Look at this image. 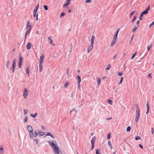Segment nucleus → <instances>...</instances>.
Returning <instances> with one entry per match:
<instances>
[{"label":"nucleus","mask_w":154,"mask_h":154,"mask_svg":"<svg viewBox=\"0 0 154 154\" xmlns=\"http://www.w3.org/2000/svg\"><path fill=\"white\" fill-rule=\"evenodd\" d=\"M48 143L53 149L55 154H59V148L57 146H56L52 141H48Z\"/></svg>","instance_id":"obj_1"},{"label":"nucleus","mask_w":154,"mask_h":154,"mask_svg":"<svg viewBox=\"0 0 154 154\" xmlns=\"http://www.w3.org/2000/svg\"><path fill=\"white\" fill-rule=\"evenodd\" d=\"M23 58L22 57V56L21 54H20L19 55V62L18 63V66L19 68H21V65L22 63V62Z\"/></svg>","instance_id":"obj_2"},{"label":"nucleus","mask_w":154,"mask_h":154,"mask_svg":"<svg viewBox=\"0 0 154 154\" xmlns=\"http://www.w3.org/2000/svg\"><path fill=\"white\" fill-rule=\"evenodd\" d=\"M38 135V132H37L36 131H34V133L32 132V134L31 135H29L30 137L33 139L34 137H36Z\"/></svg>","instance_id":"obj_3"},{"label":"nucleus","mask_w":154,"mask_h":154,"mask_svg":"<svg viewBox=\"0 0 154 154\" xmlns=\"http://www.w3.org/2000/svg\"><path fill=\"white\" fill-rule=\"evenodd\" d=\"M27 128L28 131L29 132V135H31L32 134V132H33L32 127L30 125H28L27 126Z\"/></svg>","instance_id":"obj_4"},{"label":"nucleus","mask_w":154,"mask_h":154,"mask_svg":"<svg viewBox=\"0 0 154 154\" xmlns=\"http://www.w3.org/2000/svg\"><path fill=\"white\" fill-rule=\"evenodd\" d=\"M16 64L15 62V60L14 59L12 64V68H10V69H12V72L13 73L14 72L16 66Z\"/></svg>","instance_id":"obj_5"},{"label":"nucleus","mask_w":154,"mask_h":154,"mask_svg":"<svg viewBox=\"0 0 154 154\" xmlns=\"http://www.w3.org/2000/svg\"><path fill=\"white\" fill-rule=\"evenodd\" d=\"M24 91L23 93V96L25 99H26L27 97L29 92L26 88L24 89Z\"/></svg>","instance_id":"obj_6"},{"label":"nucleus","mask_w":154,"mask_h":154,"mask_svg":"<svg viewBox=\"0 0 154 154\" xmlns=\"http://www.w3.org/2000/svg\"><path fill=\"white\" fill-rule=\"evenodd\" d=\"M136 115L140 116V109L137 104L136 105Z\"/></svg>","instance_id":"obj_7"},{"label":"nucleus","mask_w":154,"mask_h":154,"mask_svg":"<svg viewBox=\"0 0 154 154\" xmlns=\"http://www.w3.org/2000/svg\"><path fill=\"white\" fill-rule=\"evenodd\" d=\"M32 28V27H30L29 28H26L27 30L26 32V34L25 36V40L26 39V38L27 35H28L31 31Z\"/></svg>","instance_id":"obj_8"},{"label":"nucleus","mask_w":154,"mask_h":154,"mask_svg":"<svg viewBox=\"0 0 154 154\" xmlns=\"http://www.w3.org/2000/svg\"><path fill=\"white\" fill-rule=\"evenodd\" d=\"M93 44L91 43V45L88 47L87 49L88 53H89L90 51L93 49Z\"/></svg>","instance_id":"obj_9"},{"label":"nucleus","mask_w":154,"mask_h":154,"mask_svg":"<svg viewBox=\"0 0 154 154\" xmlns=\"http://www.w3.org/2000/svg\"><path fill=\"white\" fill-rule=\"evenodd\" d=\"M117 39L118 38H116L113 37V38L110 44V45L111 46H113L115 44L117 41Z\"/></svg>","instance_id":"obj_10"},{"label":"nucleus","mask_w":154,"mask_h":154,"mask_svg":"<svg viewBox=\"0 0 154 154\" xmlns=\"http://www.w3.org/2000/svg\"><path fill=\"white\" fill-rule=\"evenodd\" d=\"M40 58L39 64H42L44 60V55L42 54V55L40 56Z\"/></svg>","instance_id":"obj_11"},{"label":"nucleus","mask_w":154,"mask_h":154,"mask_svg":"<svg viewBox=\"0 0 154 154\" xmlns=\"http://www.w3.org/2000/svg\"><path fill=\"white\" fill-rule=\"evenodd\" d=\"M150 6H149L144 11L141 13L143 15L146 14L148 13V11L149 10Z\"/></svg>","instance_id":"obj_12"},{"label":"nucleus","mask_w":154,"mask_h":154,"mask_svg":"<svg viewBox=\"0 0 154 154\" xmlns=\"http://www.w3.org/2000/svg\"><path fill=\"white\" fill-rule=\"evenodd\" d=\"M119 30H120V29H117V30L116 31V32L115 33V34L114 35V38H117L118 34V33L119 32Z\"/></svg>","instance_id":"obj_13"},{"label":"nucleus","mask_w":154,"mask_h":154,"mask_svg":"<svg viewBox=\"0 0 154 154\" xmlns=\"http://www.w3.org/2000/svg\"><path fill=\"white\" fill-rule=\"evenodd\" d=\"M38 136L39 137L45 134V133L43 132L40 131H38Z\"/></svg>","instance_id":"obj_14"},{"label":"nucleus","mask_w":154,"mask_h":154,"mask_svg":"<svg viewBox=\"0 0 154 154\" xmlns=\"http://www.w3.org/2000/svg\"><path fill=\"white\" fill-rule=\"evenodd\" d=\"M96 140V137H93L91 140V144L94 145V143Z\"/></svg>","instance_id":"obj_15"},{"label":"nucleus","mask_w":154,"mask_h":154,"mask_svg":"<svg viewBox=\"0 0 154 154\" xmlns=\"http://www.w3.org/2000/svg\"><path fill=\"white\" fill-rule=\"evenodd\" d=\"M31 44L30 42H29L26 45V49L27 50H29L31 48Z\"/></svg>","instance_id":"obj_16"},{"label":"nucleus","mask_w":154,"mask_h":154,"mask_svg":"<svg viewBox=\"0 0 154 154\" xmlns=\"http://www.w3.org/2000/svg\"><path fill=\"white\" fill-rule=\"evenodd\" d=\"M39 71L41 72L43 70L42 64H39Z\"/></svg>","instance_id":"obj_17"},{"label":"nucleus","mask_w":154,"mask_h":154,"mask_svg":"<svg viewBox=\"0 0 154 154\" xmlns=\"http://www.w3.org/2000/svg\"><path fill=\"white\" fill-rule=\"evenodd\" d=\"M97 85L99 86L100 85V83L101 79L99 78H97Z\"/></svg>","instance_id":"obj_18"},{"label":"nucleus","mask_w":154,"mask_h":154,"mask_svg":"<svg viewBox=\"0 0 154 154\" xmlns=\"http://www.w3.org/2000/svg\"><path fill=\"white\" fill-rule=\"evenodd\" d=\"M139 117H140V116L138 115H136L135 120V121L136 122H138V120H139Z\"/></svg>","instance_id":"obj_19"},{"label":"nucleus","mask_w":154,"mask_h":154,"mask_svg":"<svg viewBox=\"0 0 154 154\" xmlns=\"http://www.w3.org/2000/svg\"><path fill=\"white\" fill-rule=\"evenodd\" d=\"M30 27H32V26H30V22L29 21H28L27 23V26L26 28H29Z\"/></svg>","instance_id":"obj_20"},{"label":"nucleus","mask_w":154,"mask_h":154,"mask_svg":"<svg viewBox=\"0 0 154 154\" xmlns=\"http://www.w3.org/2000/svg\"><path fill=\"white\" fill-rule=\"evenodd\" d=\"M77 80L78 83H80L81 82V77L79 75H78L77 76Z\"/></svg>","instance_id":"obj_21"},{"label":"nucleus","mask_w":154,"mask_h":154,"mask_svg":"<svg viewBox=\"0 0 154 154\" xmlns=\"http://www.w3.org/2000/svg\"><path fill=\"white\" fill-rule=\"evenodd\" d=\"M95 39V37L93 35L92 36V38H91V43L94 44V40Z\"/></svg>","instance_id":"obj_22"},{"label":"nucleus","mask_w":154,"mask_h":154,"mask_svg":"<svg viewBox=\"0 0 154 154\" xmlns=\"http://www.w3.org/2000/svg\"><path fill=\"white\" fill-rule=\"evenodd\" d=\"M39 5L38 4L35 7V8L33 11L35 12H36L37 11Z\"/></svg>","instance_id":"obj_23"},{"label":"nucleus","mask_w":154,"mask_h":154,"mask_svg":"<svg viewBox=\"0 0 154 154\" xmlns=\"http://www.w3.org/2000/svg\"><path fill=\"white\" fill-rule=\"evenodd\" d=\"M49 136L50 137H51L52 138H53L54 139V137L53 136V135H52L50 133V132H48L47 134V135H46V136Z\"/></svg>","instance_id":"obj_24"},{"label":"nucleus","mask_w":154,"mask_h":154,"mask_svg":"<svg viewBox=\"0 0 154 154\" xmlns=\"http://www.w3.org/2000/svg\"><path fill=\"white\" fill-rule=\"evenodd\" d=\"M108 145L109 146L110 149H112V147L111 143L110 141H109L108 142Z\"/></svg>","instance_id":"obj_25"},{"label":"nucleus","mask_w":154,"mask_h":154,"mask_svg":"<svg viewBox=\"0 0 154 154\" xmlns=\"http://www.w3.org/2000/svg\"><path fill=\"white\" fill-rule=\"evenodd\" d=\"M9 63H10L9 61H8L6 62V67L7 68H9Z\"/></svg>","instance_id":"obj_26"},{"label":"nucleus","mask_w":154,"mask_h":154,"mask_svg":"<svg viewBox=\"0 0 154 154\" xmlns=\"http://www.w3.org/2000/svg\"><path fill=\"white\" fill-rule=\"evenodd\" d=\"M4 153V149L3 147H0V153L3 154Z\"/></svg>","instance_id":"obj_27"},{"label":"nucleus","mask_w":154,"mask_h":154,"mask_svg":"<svg viewBox=\"0 0 154 154\" xmlns=\"http://www.w3.org/2000/svg\"><path fill=\"white\" fill-rule=\"evenodd\" d=\"M26 73L27 74V75L28 76H29V68H26Z\"/></svg>","instance_id":"obj_28"},{"label":"nucleus","mask_w":154,"mask_h":154,"mask_svg":"<svg viewBox=\"0 0 154 154\" xmlns=\"http://www.w3.org/2000/svg\"><path fill=\"white\" fill-rule=\"evenodd\" d=\"M48 39L50 41V44H52V40L51 39V37L50 36H49L48 37Z\"/></svg>","instance_id":"obj_29"},{"label":"nucleus","mask_w":154,"mask_h":154,"mask_svg":"<svg viewBox=\"0 0 154 154\" xmlns=\"http://www.w3.org/2000/svg\"><path fill=\"white\" fill-rule=\"evenodd\" d=\"M138 27L137 26H134V28L133 29L132 32H134L137 29Z\"/></svg>","instance_id":"obj_30"},{"label":"nucleus","mask_w":154,"mask_h":154,"mask_svg":"<svg viewBox=\"0 0 154 154\" xmlns=\"http://www.w3.org/2000/svg\"><path fill=\"white\" fill-rule=\"evenodd\" d=\"M69 84V82H66L65 83V85H64V86H63L64 88H66L68 86Z\"/></svg>","instance_id":"obj_31"},{"label":"nucleus","mask_w":154,"mask_h":154,"mask_svg":"<svg viewBox=\"0 0 154 154\" xmlns=\"http://www.w3.org/2000/svg\"><path fill=\"white\" fill-rule=\"evenodd\" d=\"M28 117L27 116H26L23 119L24 122H26L28 120Z\"/></svg>","instance_id":"obj_32"},{"label":"nucleus","mask_w":154,"mask_h":154,"mask_svg":"<svg viewBox=\"0 0 154 154\" xmlns=\"http://www.w3.org/2000/svg\"><path fill=\"white\" fill-rule=\"evenodd\" d=\"M37 115V113H35L34 115H33V114H31L30 115V116L32 117L33 118H35V116Z\"/></svg>","instance_id":"obj_33"},{"label":"nucleus","mask_w":154,"mask_h":154,"mask_svg":"<svg viewBox=\"0 0 154 154\" xmlns=\"http://www.w3.org/2000/svg\"><path fill=\"white\" fill-rule=\"evenodd\" d=\"M111 65L110 64H109L107 66L106 69V70H109L111 67Z\"/></svg>","instance_id":"obj_34"},{"label":"nucleus","mask_w":154,"mask_h":154,"mask_svg":"<svg viewBox=\"0 0 154 154\" xmlns=\"http://www.w3.org/2000/svg\"><path fill=\"white\" fill-rule=\"evenodd\" d=\"M136 18V17L134 16L133 19L131 21V22H132V23H133L134 21L135 20Z\"/></svg>","instance_id":"obj_35"},{"label":"nucleus","mask_w":154,"mask_h":154,"mask_svg":"<svg viewBox=\"0 0 154 154\" xmlns=\"http://www.w3.org/2000/svg\"><path fill=\"white\" fill-rule=\"evenodd\" d=\"M112 100H108V103L110 104V105H112Z\"/></svg>","instance_id":"obj_36"},{"label":"nucleus","mask_w":154,"mask_h":154,"mask_svg":"<svg viewBox=\"0 0 154 154\" xmlns=\"http://www.w3.org/2000/svg\"><path fill=\"white\" fill-rule=\"evenodd\" d=\"M131 128L130 127L128 126L127 127L126 129V131L127 132H128L130 131Z\"/></svg>","instance_id":"obj_37"},{"label":"nucleus","mask_w":154,"mask_h":154,"mask_svg":"<svg viewBox=\"0 0 154 154\" xmlns=\"http://www.w3.org/2000/svg\"><path fill=\"white\" fill-rule=\"evenodd\" d=\"M152 47V45H150L149 46H148L147 47V49L148 51H149Z\"/></svg>","instance_id":"obj_38"},{"label":"nucleus","mask_w":154,"mask_h":154,"mask_svg":"<svg viewBox=\"0 0 154 154\" xmlns=\"http://www.w3.org/2000/svg\"><path fill=\"white\" fill-rule=\"evenodd\" d=\"M23 111H24V115H26V114H27L28 113V111L27 110L25 109H23Z\"/></svg>","instance_id":"obj_39"},{"label":"nucleus","mask_w":154,"mask_h":154,"mask_svg":"<svg viewBox=\"0 0 154 154\" xmlns=\"http://www.w3.org/2000/svg\"><path fill=\"white\" fill-rule=\"evenodd\" d=\"M43 7L45 10L47 11L48 10V8L47 5H44Z\"/></svg>","instance_id":"obj_40"},{"label":"nucleus","mask_w":154,"mask_h":154,"mask_svg":"<svg viewBox=\"0 0 154 154\" xmlns=\"http://www.w3.org/2000/svg\"><path fill=\"white\" fill-rule=\"evenodd\" d=\"M123 77H122L121 78V80L120 81L119 83V85L120 84H121L122 83V80H123Z\"/></svg>","instance_id":"obj_41"},{"label":"nucleus","mask_w":154,"mask_h":154,"mask_svg":"<svg viewBox=\"0 0 154 154\" xmlns=\"http://www.w3.org/2000/svg\"><path fill=\"white\" fill-rule=\"evenodd\" d=\"M68 5L66 3L65 4L63 5V8H66Z\"/></svg>","instance_id":"obj_42"},{"label":"nucleus","mask_w":154,"mask_h":154,"mask_svg":"<svg viewBox=\"0 0 154 154\" xmlns=\"http://www.w3.org/2000/svg\"><path fill=\"white\" fill-rule=\"evenodd\" d=\"M71 0H66V3L69 5L70 4V1H71Z\"/></svg>","instance_id":"obj_43"},{"label":"nucleus","mask_w":154,"mask_h":154,"mask_svg":"<svg viewBox=\"0 0 154 154\" xmlns=\"http://www.w3.org/2000/svg\"><path fill=\"white\" fill-rule=\"evenodd\" d=\"M140 136H137L135 138V140H140Z\"/></svg>","instance_id":"obj_44"},{"label":"nucleus","mask_w":154,"mask_h":154,"mask_svg":"<svg viewBox=\"0 0 154 154\" xmlns=\"http://www.w3.org/2000/svg\"><path fill=\"white\" fill-rule=\"evenodd\" d=\"M64 15H65L64 13L63 12H62L61 14L60 17H63Z\"/></svg>","instance_id":"obj_45"},{"label":"nucleus","mask_w":154,"mask_h":154,"mask_svg":"<svg viewBox=\"0 0 154 154\" xmlns=\"http://www.w3.org/2000/svg\"><path fill=\"white\" fill-rule=\"evenodd\" d=\"M110 133H109V134L107 135V139L108 140L111 137H110Z\"/></svg>","instance_id":"obj_46"},{"label":"nucleus","mask_w":154,"mask_h":154,"mask_svg":"<svg viewBox=\"0 0 154 154\" xmlns=\"http://www.w3.org/2000/svg\"><path fill=\"white\" fill-rule=\"evenodd\" d=\"M85 2L86 3H90L91 2V0H86L85 1Z\"/></svg>","instance_id":"obj_47"},{"label":"nucleus","mask_w":154,"mask_h":154,"mask_svg":"<svg viewBox=\"0 0 154 154\" xmlns=\"http://www.w3.org/2000/svg\"><path fill=\"white\" fill-rule=\"evenodd\" d=\"M36 12L33 11V16L34 17H35L36 16Z\"/></svg>","instance_id":"obj_48"},{"label":"nucleus","mask_w":154,"mask_h":154,"mask_svg":"<svg viewBox=\"0 0 154 154\" xmlns=\"http://www.w3.org/2000/svg\"><path fill=\"white\" fill-rule=\"evenodd\" d=\"M143 15L141 13L140 17V20H142V18L143 17Z\"/></svg>","instance_id":"obj_49"},{"label":"nucleus","mask_w":154,"mask_h":154,"mask_svg":"<svg viewBox=\"0 0 154 154\" xmlns=\"http://www.w3.org/2000/svg\"><path fill=\"white\" fill-rule=\"evenodd\" d=\"M136 53H135L134 54L132 55V57H131V59H133L134 58V57H135V55H136Z\"/></svg>","instance_id":"obj_50"},{"label":"nucleus","mask_w":154,"mask_h":154,"mask_svg":"<svg viewBox=\"0 0 154 154\" xmlns=\"http://www.w3.org/2000/svg\"><path fill=\"white\" fill-rule=\"evenodd\" d=\"M96 154H100L99 153V150L97 149H96Z\"/></svg>","instance_id":"obj_51"},{"label":"nucleus","mask_w":154,"mask_h":154,"mask_svg":"<svg viewBox=\"0 0 154 154\" xmlns=\"http://www.w3.org/2000/svg\"><path fill=\"white\" fill-rule=\"evenodd\" d=\"M153 24H154V21L152 23H151L150 24V26H149V27H150Z\"/></svg>","instance_id":"obj_52"},{"label":"nucleus","mask_w":154,"mask_h":154,"mask_svg":"<svg viewBox=\"0 0 154 154\" xmlns=\"http://www.w3.org/2000/svg\"><path fill=\"white\" fill-rule=\"evenodd\" d=\"M38 14H36V16L35 17H36V21H38Z\"/></svg>","instance_id":"obj_53"},{"label":"nucleus","mask_w":154,"mask_h":154,"mask_svg":"<svg viewBox=\"0 0 154 154\" xmlns=\"http://www.w3.org/2000/svg\"><path fill=\"white\" fill-rule=\"evenodd\" d=\"M123 74V73L122 72H120L118 73V75L119 76H121Z\"/></svg>","instance_id":"obj_54"},{"label":"nucleus","mask_w":154,"mask_h":154,"mask_svg":"<svg viewBox=\"0 0 154 154\" xmlns=\"http://www.w3.org/2000/svg\"><path fill=\"white\" fill-rule=\"evenodd\" d=\"M80 83H78V88L79 89H80L81 86L80 85Z\"/></svg>","instance_id":"obj_55"},{"label":"nucleus","mask_w":154,"mask_h":154,"mask_svg":"<svg viewBox=\"0 0 154 154\" xmlns=\"http://www.w3.org/2000/svg\"><path fill=\"white\" fill-rule=\"evenodd\" d=\"M139 22H140V21L139 20H138L136 22V24H137V26H138V24L139 23Z\"/></svg>","instance_id":"obj_56"},{"label":"nucleus","mask_w":154,"mask_h":154,"mask_svg":"<svg viewBox=\"0 0 154 154\" xmlns=\"http://www.w3.org/2000/svg\"><path fill=\"white\" fill-rule=\"evenodd\" d=\"M139 146L141 149H143V147L141 145L139 144Z\"/></svg>","instance_id":"obj_57"},{"label":"nucleus","mask_w":154,"mask_h":154,"mask_svg":"<svg viewBox=\"0 0 154 154\" xmlns=\"http://www.w3.org/2000/svg\"><path fill=\"white\" fill-rule=\"evenodd\" d=\"M94 147V145L91 144V149L92 150L93 149Z\"/></svg>","instance_id":"obj_58"},{"label":"nucleus","mask_w":154,"mask_h":154,"mask_svg":"<svg viewBox=\"0 0 154 154\" xmlns=\"http://www.w3.org/2000/svg\"><path fill=\"white\" fill-rule=\"evenodd\" d=\"M151 74L150 73L148 75V77H149L150 78H152V76L151 75Z\"/></svg>","instance_id":"obj_59"},{"label":"nucleus","mask_w":154,"mask_h":154,"mask_svg":"<svg viewBox=\"0 0 154 154\" xmlns=\"http://www.w3.org/2000/svg\"><path fill=\"white\" fill-rule=\"evenodd\" d=\"M135 12V11H133V12H132L131 13H130L131 15H133L134 14Z\"/></svg>","instance_id":"obj_60"},{"label":"nucleus","mask_w":154,"mask_h":154,"mask_svg":"<svg viewBox=\"0 0 154 154\" xmlns=\"http://www.w3.org/2000/svg\"><path fill=\"white\" fill-rule=\"evenodd\" d=\"M134 35L132 36L131 37V39L130 40V43H131L132 41Z\"/></svg>","instance_id":"obj_61"},{"label":"nucleus","mask_w":154,"mask_h":154,"mask_svg":"<svg viewBox=\"0 0 154 154\" xmlns=\"http://www.w3.org/2000/svg\"><path fill=\"white\" fill-rule=\"evenodd\" d=\"M146 106L147 107V109H149V106L148 103L146 104Z\"/></svg>","instance_id":"obj_62"},{"label":"nucleus","mask_w":154,"mask_h":154,"mask_svg":"<svg viewBox=\"0 0 154 154\" xmlns=\"http://www.w3.org/2000/svg\"><path fill=\"white\" fill-rule=\"evenodd\" d=\"M149 109H147V111L146 112V114H147L149 113Z\"/></svg>","instance_id":"obj_63"},{"label":"nucleus","mask_w":154,"mask_h":154,"mask_svg":"<svg viewBox=\"0 0 154 154\" xmlns=\"http://www.w3.org/2000/svg\"><path fill=\"white\" fill-rule=\"evenodd\" d=\"M41 127L42 128V129L43 130H44L45 129V127L43 125L41 126Z\"/></svg>","instance_id":"obj_64"}]
</instances>
